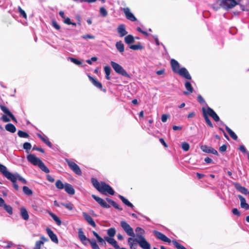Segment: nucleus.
Masks as SVG:
<instances>
[{
	"label": "nucleus",
	"instance_id": "f257e3e1",
	"mask_svg": "<svg viewBox=\"0 0 249 249\" xmlns=\"http://www.w3.org/2000/svg\"><path fill=\"white\" fill-rule=\"evenodd\" d=\"M91 182L94 187L100 193L104 195L109 194L114 195L115 191L112 188L104 181L99 182L98 180L94 178H91Z\"/></svg>",
	"mask_w": 249,
	"mask_h": 249
},
{
	"label": "nucleus",
	"instance_id": "f03ea898",
	"mask_svg": "<svg viewBox=\"0 0 249 249\" xmlns=\"http://www.w3.org/2000/svg\"><path fill=\"white\" fill-rule=\"evenodd\" d=\"M127 242L130 249H136L137 243L143 249H151L150 243L146 241L144 236L140 235L138 239L129 237Z\"/></svg>",
	"mask_w": 249,
	"mask_h": 249
},
{
	"label": "nucleus",
	"instance_id": "7ed1b4c3",
	"mask_svg": "<svg viewBox=\"0 0 249 249\" xmlns=\"http://www.w3.org/2000/svg\"><path fill=\"white\" fill-rule=\"evenodd\" d=\"M153 233L155 236L157 237V238H158V239H160L163 242H167L168 243H170L171 242V239L167 237L165 235H164L162 232L157 231H153ZM172 242L174 245V246L177 249H187L184 246L178 243L176 240H172Z\"/></svg>",
	"mask_w": 249,
	"mask_h": 249
},
{
	"label": "nucleus",
	"instance_id": "20e7f679",
	"mask_svg": "<svg viewBox=\"0 0 249 249\" xmlns=\"http://www.w3.org/2000/svg\"><path fill=\"white\" fill-rule=\"evenodd\" d=\"M27 159L28 161L34 165H37L45 173H48L50 172L49 169L46 166L42 160L34 155L31 154L28 155Z\"/></svg>",
	"mask_w": 249,
	"mask_h": 249
},
{
	"label": "nucleus",
	"instance_id": "39448f33",
	"mask_svg": "<svg viewBox=\"0 0 249 249\" xmlns=\"http://www.w3.org/2000/svg\"><path fill=\"white\" fill-rule=\"evenodd\" d=\"M110 65L115 71L118 74L129 78H130L129 74L123 68L122 66L117 63L114 61H111Z\"/></svg>",
	"mask_w": 249,
	"mask_h": 249
},
{
	"label": "nucleus",
	"instance_id": "423d86ee",
	"mask_svg": "<svg viewBox=\"0 0 249 249\" xmlns=\"http://www.w3.org/2000/svg\"><path fill=\"white\" fill-rule=\"evenodd\" d=\"M2 175L8 179L11 180L13 182L14 188L16 190L18 191V186L16 183L17 177H16L15 175H13L12 173L7 171V169L2 173Z\"/></svg>",
	"mask_w": 249,
	"mask_h": 249
},
{
	"label": "nucleus",
	"instance_id": "0eeeda50",
	"mask_svg": "<svg viewBox=\"0 0 249 249\" xmlns=\"http://www.w3.org/2000/svg\"><path fill=\"white\" fill-rule=\"evenodd\" d=\"M65 161L67 163L69 168L76 175L81 176L82 174L81 170L79 166L74 162L68 159H65Z\"/></svg>",
	"mask_w": 249,
	"mask_h": 249
},
{
	"label": "nucleus",
	"instance_id": "6e6552de",
	"mask_svg": "<svg viewBox=\"0 0 249 249\" xmlns=\"http://www.w3.org/2000/svg\"><path fill=\"white\" fill-rule=\"evenodd\" d=\"M120 224L122 229L128 235L130 236V237L133 238L135 236V234L133 231L132 228H131L126 222L124 221H121Z\"/></svg>",
	"mask_w": 249,
	"mask_h": 249
},
{
	"label": "nucleus",
	"instance_id": "1a4fd4ad",
	"mask_svg": "<svg viewBox=\"0 0 249 249\" xmlns=\"http://www.w3.org/2000/svg\"><path fill=\"white\" fill-rule=\"evenodd\" d=\"M222 8L228 10L233 8L238 3L235 0H222Z\"/></svg>",
	"mask_w": 249,
	"mask_h": 249
},
{
	"label": "nucleus",
	"instance_id": "9d476101",
	"mask_svg": "<svg viewBox=\"0 0 249 249\" xmlns=\"http://www.w3.org/2000/svg\"><path fill=\"white\" fill-rule=\"evenodd\" d=\"M92 198L103 208H109L110 205L108 204L106 201L103 198L95 196V195H92Z\"/></svg>",
	"mask_w": 249,
	"mask_h": 249
},
{
	"label": "nucleus",
	"instance_id": "9b49d317",
	"mask_svg": "<svg viewBox=\"0 0 249 249\" xmlns=\"http://www.w3.org/2000/svg\"><path fill=\"white\" fill-rule=\"evenodd\" d=\"M123 11L127 19L131 21H135L137 18L134 15L130 12V9L128 7H124L123 9Z\"/></svg>",
	"mask_w": 249,
	"mask_h": 249
},
{
	"label": "nucleus",
	"instance_id": "f8f14e48",
	"mask_svg": "<svg viewBox=\"0 0 249 249\" xmlns=\"http://www.w3.org/2000/svg\"><path fill=\"white\" fill-rule=\"evenodd\" d=\"M205 112L210 116H211L215 122L219 121L220 119L219 116L217 115L215 112L211 107H208L205 108Z\"/></svg>",
	"mask_w": 249,
	"mask_h": 249
},
{
	"label": "nucleus",
	"instance_id": "ddd939ff",
	"mask_svg": "<svg viewBox=\"0 0 249 249\" xmlns=\"http://www.w3.org/2000/svg\"><path fill=\"white\" fill-rule=\"evenodd\" d=\"M200 149L204 152L207 153H212L213 154L218 155L217 151L211 146H208L206 145H202L200 146Z\"/></svg>",
	"mask_w": 249,
	"mask_h": 249
},
{
	"label": "nucleus",
	"instance_id": "4468645a",
	"mask_svg": "<svg viewBox=\"0 0 249 249\" xmlns=\"http://www.w3.org/2000/svg\"><path fill=\"white\" fill-rule=\"evenodd\" d=\"M177 73L186 79L191 80L192 79L191 76L188 71L185 68H180Z\"/></svg>",
	"mask_w": 249,
	"mask_h": 249
},
{
	"label": "nucleus",
	"instance_id": "2eb2a0df",
	"mask_svg": "<svg viewBox=\"0 0 249 249\" xmlns=\"http://www.w3.org/2000/svg\"><path fill=\"white\" fill-rule=\"evenodd\" d=\"M46 230L48 236L51 238V240L54 243L57 244L58 243V240L56 235L49 228H47Z\"/></svg>",
	"mask_w": 249,
	"mask_h": 249
},
{
	"label": "nucleus",
	"instance_id": "dca6fc26",
	"mask_svg": "<svg viewBox=\"0 0 249 249\" xmlns=\"http://www.w3.org/2000/svg\"><path fill=\"white\" fill-rule=\"evenodd\" d=\"M78 235L79 239L81 241V242L84 245L87 244L85 242V241H88L89 242L90 240L89 239L86 237V236L84 234V233L82 228L78 229Z\"/></svg>",
	"mask_w": 249,
	"mask_h": 249
},
{
	"label": "nucleus",
	"instance_id": "f3484780",
	"mask_svg": "<svg viewBox=\"0 0 249 249\" xmlns=\"http://www.w3.org/2000/svg\"><path fill=\"white\" fill-rule=\"evenodd\" d=\"M171 66L172 68V70L174 73H177L178 71L180 70L179 64L178 62L174 59H172L171 60Z\"/></svg>",
	"mask_w": 249,
	"mask_h": 249
},
{
	"label": "nucleus",
	"instance_id": "a211bd4d",
	"mask_svg": "<svg viewBox=\"0 0 249 249\" xmlns=\"http://www.w3.org/2000/svg\"><path fill=\"white\" fill-rule=\"evenodd\" d=\"M82 214H83V215L85 220L90 225H91L93 227H94V228L96 227V225L95 222L94 221V220H93L92 217L89 214H88L87 213H86L85 212H83L82 213Z\"/></svg>",
	"mask_w": 249,
	"mask_h": 249
},
{
	"label": "nucleus",
	"instance_id": "6ab92c4d",
	"mask_svg": "<svg viewBox=\"0 0 249 249\" xmlns=\"http://www.w3.org/2000/svg\"><path fill=\"white\" fill-rule=\"evenodd\" d=\"M40 238V240L36 241L34 249H40L41 246L43 245L45 242L48 241V239L44 236H41Z\"/></svg>",
	"mask_w": 249,
	"mask_h": 249
},
{
	"label": "nucleus",
	"instance_id": "aec40b11",
	"mask_svg": "<svg viewBox=\"0 0 249 249\" xmlns=\"http://www.w3.org/2000/svg\"><path fill=\"white\" fill-rule=\"evenodd\" d=\"M202 114H203V116L204 118V120L206 123V124L211 128H213V124L212 123L210 118H209V115L206 113V112H205V107H202Z\"/></svg>",
	"mask_w": 249,
	"mask_h": 249
},
{
	"label": "nucleus",
	"instance_id": "412c9836",
	"mask_svg": "<svg viewBox=\"0 0 249 249\" xmlns=\"http://www.w3.org/2000/svg\"><path fill=\"white\" fill-rule=\"evenodd\" d=\"M185 87L187 90L183 92L184 94L189 95L193 92L194 89L190 82L186 81L185 83Z\"/></svg>",
	"mask_w": 249,
	"mask_h": 249
},
{
	"label": "nucleus",
	"instance_id": "4be33fe9",
	"mask_svg": "<svg viewBox=\"0 0 249 249\" xmlns=\"http://www.w3.org/2000/svg\"><path fill=\"white\" fill-rule=\"evenodd\" d=\"M117 31L120 37H123L127 34L124 24L120 25L117 28Z\"/></svg>",
	"mask_w": 249,
	"mask_h": 249
},
{
	"label": "nucleus",
	"instance_id": "5701e85b",
	"mask_svg": "<svg viewBox=\"0 0 249 249\" xmlns=\"http://www.w3.org/2000/svg\"><path fill=\"white\" fill-rule=\"evenodd\" d=\"M105 239L109 244L112 245L115 249H120V248L118 245L117 241L114 238L108 237H105Z\"/></svg>",
	"mask_w": 249,
	"mask_h": 249
},
{
	"label": "nucleus",
	"instance_id": "b1692460",
	"mask_svg": "<svg viewBox=\"0 0 249 249\" xmlns=\"http://www.w3.org/2000/svg\"><path fill=\"white\" fill-rule=\"evenodd\" d=\"M234 185L236 189L240 193H242L244 195H247L248 194L247 189L245 187L241 186L238 183H234Z\"/></svg>",
	"mask_w": 249,
	"mask_h": 249
},
{
	"label": "nucleus",
	"instance_id": "393cba45",
	"mask_svg": "<svg viewBox=\"0 0 249 249\" xmlns=\"http://www.w3.org/2000/svg\"><path fill=\"white\" fill-rule=\"evenodd\" d=\"M88 77L90 81L92 83V84L99 89H102V84L99 82L97 79L91 76L90 75H88Z\"/></svg>",
	"mask_w": 249,
	"mask_h": 249
},
{
	"label": "nucleus",
	"instance_id": "a878e982",
	"mask_svg": "<svg viewBox=\"0 0 249 249\" xmlns=\"http://www.w3.org/2000/svg\"><path fill=\"white\" fill-rule=\"evenodd\" d=\"M20 215L21 217L24 220H28L29 218V215L28 214V212L26 210V209L24 207H21L20 209Z\"/></svg>",
	"mask_w": 249,
	"mask_h": 249
},
{
	"label": "nucleus",
	"instance_id": "bb28decb",
	"mask_svg": "<svg viewBox=\"0 0 249 249\" xmlns=\"http://www.w3.org/2000/svg\"><path fill=\"white\" fill-rule=\"evenodd\" d=\"M238 197L240 200L241 207L246 210L249 209V205L246 203L245 198L240 195H239Z\"/></svg>",
	"mask_w": 249,
	"mask_h": 249
},
{
	"label": "nucleus",
	"instance_id": "cd10ccee",
	"mask_svg": "<svg viewBox=\"0 0 249 249\" xmlns=\"http://www.w3.org/2000/svg\"><path fill=\"white\" fill-rule=\"evenodd\" d=\"M65 190L69 194L73 195L75 194V190L72 186L69 183H66L65 185Z\"/></svg>",
	"mask_w": 249,
	"mask_h": 249
},
{
	"label": "nucleus",
	"instance_id": "c85d7f7f",
	"mask_svg": "<svg viewBox=\"0 0 249 249\" xmlns=\"http://www.w3.org/2000/svg\"><path fill=\"white\" fill-rule=\"evenodd\" d=\"M221 1L222 0H215V1L212 5L213 8L215 10H217L221 8H222V4Z\"/></svg>",
	"mask_w": 249,
	"mask_h": 249
},
{
	"label": "nucleus",
	"instance_id": "c756f323",
	"mask_svg": "<svg viewBox=\"0 0 249 249\" xmlns=\"http://www.w3.org/2000/svg\"><path fill=\"white\" fill-rule=\"evenodd\" d=\"M49 214L51 216V217L53 219V220L56 222L57 225L60 226L61 225L62 221L56 215H55L54 213L51 212H49Z\"/></svg>",
	"mask_w": 249,
	"mask_h": 249
},
{
	"label": "nucleus",
	"instance_id": "7c9ffc66",
	"mask_svg": "<svg viewBox=\"0 0 249 249\" xmlns=\"http://www.w3.org/2000/svg\"><path fill=\"white\" fill-rule=\"evenodd\" d=\"M106 200L111 204L113 207H114L115 209H118L120 211H122L123 209L119 206V205L116 203L114 200L111 199L110 198L108 197H107L106 198Z\"/></svg>",
	"mask_w": 249,
	"mask_h": 249
},
{
	"label": "nucleus",
	"instance_id": "2f4dec72",
	"mask_svg": "<svg viewBox=\"0 0 249 249\" xmlns=\"http://www.w3.org/2000/svg\"><path fill=\"white\" fill-rule=\"evenodd\" d=\"M5 129L11 133H15L16 131L15 126L11 123L7 124L5 126Z\"/></svg>",
	"mask_w": 249,
	"mask_h": 249
},
{
	"label": "nucleus",
	"instance_id": "473e14b6",
	"mask_svg": "<svg viewBox=\"0 0 249 249\" xmlns=\"http://www.w3.org/2000/svg\"><path fill=\"white\" fill-rule=\"evenodd\" d=\"M116 48L117 50L121 53L124 52V45L121 41H119L116 43Z\"/></svg>",
	"mask_w": 249,
	"mask_h": 249
},
{
	"label": "nucleus",
	"instance_id": "72a5a7b5",
	"mask_svg": "<svg viewBox=\"0 0 249 249\" xmlns=\"http://www.w3.org/2000/svg\"><path fill=\"white\" fill-rule=\"evenodd\" d=\"M37 136L49 147H52V144L47 138L44 137L39 133L37 134Z\"/></svg>",
	"mask_w": 249,
	"mask_h": 249
},
{
	"label": "nucleus",
	"instance_id": "f704fd0d",
	"mask_svg": "<svg viewBox=\"0 0 249 249\" xmlns=\"http://www.w3.org/2000/svg\"><path fill=\"white\" fill-rule=\"evenodd\" d=\"M124 41L125 43L130 44L135 42L134 37L131 35H127L124 37Z\"/></svg>",
	"mask_w": 249,
	"mask_h": 249
},
{
	"label": "nucleus",
	"instance_id": "c9c22d12",
	"mask_svg": "<svg viewBox=\"0 0 249 249\" xmlns=\"http://www.w3.org/2000/svg\"><path fill=\"white\" fill-rule=\"evenodd\" d=\"M225 128L227 132L229 133L230 136L234 140H236L237 139V136L235 134V133L230 129L228 126H225Z\"/></svg>",
	"mask_w": 249,
	"mask_h": 249
},
{
	"label": "nucleus",
	"instance_id": "e433bc0d",
	"mask_svg": "<svg viewBox=\"0 0 249 249\" xmlns=\"http://www.w3.org/2000/svg\"><path fill=\"white\" fill-rule=\"evenodd\" d=\"M92 233L94 235V236L96 238V239L98 240V242L101 244L103 245L106 244V242L105 240L95 231H92Z\"/></svg>",
	"mask_w": 249,
	"mask_h": 249
},
{
	"label": "nucleus",
	"instance_id": "4c0bfd02",
	"mask_svg": "<svg viewBox=\"0 0 249 249\" xmlns=\"http://www.w3.org/2000/svg\"><path fill=\"white\" fill-rule=\"evenodd\" d=\"M119 197L122 202L127 206L130 207L131 208H133L134 207L133 205L123 196L119 195Z\"/></svg>",
	"mask_w": 249,
	"mask_h": 249
},
{
	"label": "nucleus",
	"instance_id": "58836bf2",
	"mask_svg": "<svg viewBox=\"0 0 249 249\" xmlns=\"http://www.w3.org/2000/svg\"><path fill=\"white\" fill-rule=\"evenodd\" d=\"M135 231L137 232L136 238L137 239H138V236H140V235L143 236V235L144 233V230L139 227L136 228Z\"/></svg>",
	"mask_w": 249,
	"mask_h": 249
},
{
	"label": "nucleus",
	"instance_id": "ea45409f",
	"mask_svg": "<svg viewBox=\"0 0 249 249\" xmlns=\"http://www.w3.org/2000/svg\"><path fill=\"white\" fill-rule=\"evenodd\" d=\"M129 48L133 50H138L142 49V46L141 45L140 43H139L137 44L131 45L129 46Z\"/></svg>",
	"mask_w": 249,
	"mask_h": 249
},
{
	"label": "nucleus",
	"instance_id": "a19ab883",
	"mask_svg": "<svg viewBox=\"0 0 249 249\" xmlns=\"http://www.w3.org/2000/svg\"><path fill=\"white\" fill-rule=\"evenodd\" d=\"M61 205L64 206L70 211H71L73 208V205L71 202H68L67 203H61Z\"/></svg>",
	"mask_w": 249,
	"mask_h": 249
},
{
	"label": "nucleus",
	"instance_id": "79ce46f5",
	"mask_svg": "<svg viewBox=\"0 0 249 249\" xmlns=\"http://www.w3.org/2000/svg\"><path fill=\"white\" fill-rule=\"evenodd\" d=\"M23 192L27 195L30 196L33 194L32 191L27 186H24L23 187Z\"/></svg>",
	"mask_w": 249,
	"mask_h": 249
},
{
	"label": "nucleus",
	"instance_id": "37998d69",
	"mask_svg": "<svg viewBox=\"0 0 249 249\" xmlns=\"http://www.w3.org/2000/svg\"><path fill=\"white\" fill-rule=\"evenodd\" d=\"M107 233L110 237L114 236L116 234V230L114 228H111L107 230Z\"/></svg>",
	"mask_w": 249,
	"mask_h": 249
},
{
	"label": "nucleus",
	"instance_id": "c03bdc74",
	"mask_svg": "<svg viewBox=\"0 0 249 249\" xmlns=\"http://www.w3.org/2000/svg\"><path fill=\"white\" fill-rule=\"evenodd\" d=\"M18 136L20 138H28L29 135L26 132L22 130H18Z\"/></svg>",
	"mask_w": 249,
	"mask_h": 249
},
{
	"label": "nucleus",
	"instance_id": "a18cd8bd",
	"mask_svg": "<svg viewBox=\"0 0 249 249\" xmlns=\"http://www.w3.org/2000/svg\"><path fill=\"white\" fill-rule=\"evenodd\" d=\"M4 210L9 214H13V208L12 207L9 205H7L6 204L4 205V206L3 207Z\"/></svg>",
	"mask_w": 249,
	"mask_h": 249
},
{
	"label": "nucleus",
	"instance_id": "49530a36",
	"mask_svg": "<svg viewBox=\"0 0 249 249\" xmlns=\"http://www.w3.org/2000/svg\"><path fill=\"white\" fill-rule=\"evenodd\" d=\"M56 187L59 189H62L65 188V185L60 180H57L55 182Z\"/></svg>",
	"mask_w": 249,
	"mask_h": 249
},
{
	"label": "nucleus",
	"instance_id": "de8ad7c7",
	"mask_svg": "<svg viewBox=\"0 0 249 249\" xmlns=\"http://www.w3.org/2000/svg\"><path fill=\"white\" fill-rule=\"evenodd\" d=\"M181 147L184 151H188L190 148L189 144L186 142H183L182 143Z\"/></svg>",
	"mask_w": 249,
	"mask_h": 249
},
{
	"label": "nucleus",
	"instance_id": "09e8293b",
	"mask_svg": "<svg viewBox=\"0 0 249 249\" xmlns=\"http://www.w3.org/2000/svg\"><path fill=\"white\" fill-rule=\"evenodd\" d=\"M90 244V245L91 246V248L92 249H100L99 247L98 244H97L95 240L91 241L89 242Z\"/></svg>",
	"mask_w": 249,
	"mask_h": 249
},
{
	"label": "nucleus",
	"instance_id": "8fccbe9b",
	"mask_svg": "<svg viewBox=\"0 0 249 249\" xmlns=\"http://www.w3.org/2000/svg\"><path fill=\"white\" fill-rule=\"evenodd\" d=\"M0 109L7 115L9 116L11 112L9 111L7 107L4 106H0Z\"/></svg>",
	"mask_w": 249,
	"mask_h": 249
},
{
	"label": "nucleus",
	"instance_id": "3c124183",
	"mask_svg": "<svg viewBox=\"0 0 249 249\" xmlns=\"http://www.w3.org/2000/svg\"><path fill=\"white\" fill-rule=\"evenodd\" d=\"M18 11L19 13L20 16H22L24 18L26 19L27 18V15L25 12L21 8V7H18Z\"/></svg>",
	"mask_w": 249,
	"mask_h": 249
},
{
	"label": "nucleus",
	"instance_id": "603ef678",
	"mask_svg": "<svg viewBox=\"0 0 249 249\" xmlns=\"http://www.w3.org/2000/svg\"><path fill=\"white\" fill-rule=\"evenodd\" d=\"M23 146V148L25 149L26 150V152L28 153L29 152L28 150H30L32 147L31 143L28 142L24 143Z\"/></svg>",
	"mask_w": 249,
	"mask_h": 249
},
{
	"label": "nucleus",
	"instance_id": "864d4df0",
	"mask_svg": "<svg viewBox=\"0 0 249 249\" xmlns=\"http://www.w3.org/2000/svg\"><path fill=\"white\" fill-rule=\"evenodd\" d=\"M100 13L101 15L104 17L107 15V12L104 7H102L100 8Z\"/></svg>",
	"mask_w": 249,
	"mask_h": 249
},
{
	"label": "nucleus",
	"instance_id": "5fc2aeb1",
	"mask_svg": "<svg viewBox=\"0 0 249 249\" xmlns=\"http://www.w3.org/2000/svg\"><path fill=\"white\" fill-rule=\"evenodd\" d=\"M71 60V61L74 63L76 65H80L82 64V62L78 60L77 59L72 58V57H70L69 58Z\"/></svg>",
	"mask_w": 249,
	"mask_h": 249
},
{
	"label": "nucleus",
	"instance_id": "6e6d98bb",
	"mask_svg": "<svg viewBox=\"0 0 249 249\" xmlns=\"http://www.w3.org/2000/svg\"><path fill=\"white\" fill-rule=\"evenodd\" d=\"M15 176H16V177H17V179H18V180L21 181L22 183H23V184H26L27 183V181L25 180V179L23 178L19 175L17 174V175H15Z\"/></svg>",
	"mask_w": 249,
	"mask_h": 249
},
{
	"label": "nucleus",
	"instance_id": "4d7b16f0",
	"mask_svg": "<svg viewBox=\"0 0 249 249\" xmlns=\"http://www.w3.org/2000/svg\"><path fill=\"white\" fill-rule=\"evenodd\" d=\"M52 25L56 29V30H60V26L59 25V24L57 23V22L54 20H53L52 21Z\"/></svg>",
	"mask_w": 249,
	"mask_h": 249
},
{
	"label": "nucleus",
	"instance_id": "13d9d810",
	"mask_svg": "<svg viewBox=\"0 0 249 249\" xmlns=\"http://www.w3.org/2000/svg\"><path fill=\"white\" fill-rule=\"evenodd\" d=\"M232 213L234 215H235L237 216H240L241 215L240 212L238 211V210L237 208L233 209L232 210Z\"/></svg>",
	"mask_w": 249,
	"mask_h": 249
},
{
	"label": "nucleus",
	"instance_id": "bf43d9fd",
	"mask_svg": "<svg viewBox=\"0 0 249 249\" xmlns=\"http://www.w3.org/2000/svg\"><path fill=\"white\" fill-rule=\"evenodd\" d=\"M82 37L84 39H94L95 36L90 35H85L82 36Z\"/></svg>",
	"mask_w": 249,
	"mask_h": 249
},
{
	"label": "nucleus",
	"instance_id": "052dcab7",
	"mask_svg": "<svg viewBox=\"0 0 249 249\" xmlns=\"http://www.w3.org/2000/svg\"><path fill=\"white\" fill-rule=\"evenodd\" d=\"M104 71L105 74H110L111 69L108 66H106L104 67Z\"/></svg>",
	"mask_w": 249,
	"mask_h": 249
},
{
	"label": "nucleus",
	"instance_id": "680f3d73",
	"mask_svg": "<svg viewBox=\"0 0 249 249\" xmlns=\"http://www.w3.org/2000/svg\"><path fill=\"white\" fill-rule=\"evenodd\" d=\"M227 146L226 144H223L219 147V151L221 152H224L226 151Z\"/></svg>",
	"mask_w": 249,
	"mask_h": 249
},
{
	"label": "nucleus",
	"instance_id": "e2e57ef3",
	"mask_svg": "<svg viewBox=\"0 0 249 249\" xmlns=\"http://www.w3.org/2000/svg\"><path fill=\"white\" fill-rule=\"evenodd\" d=\"M33 150H36L37 151H39L42 153H44L45 152L44 149L42 148H39V147H36V145H35L33 148Z\"/></svg>",
	"mask_w": 249,
	"mask_h": 249
},
{
	"label": "nucleus",
	"instance_id": "0e129e2a",
	"mask_svg": "<svg viewBox=\"0 0 249 249\" xmlns=\"http://www.w3.org/2000/svg\"><path fill=\"white\" fill-rule=\"evenodd\" d=\"M159 141H160V142L164 146V147H165V148L168 147V145L164 141V139L162 138H160Z\"/></svg>",
	"mask_w": 249,
	"mask_h": 249
},
{
	"label": "nucleus",
	"instance_id": "69168bd1",
	"mask_svg": "<svg viewBox=\"0 0 249 249\" xmlns=\"http://www.w3.org/2000/svg\"><path fill=\"white\" fill-rule=\"evenodd\" d=\"M1 120L4 122H9L10 120V119L6 116V115H3L2 117H1Z\"/></svg>",
	"mask_w": 249,
	"mask_h": 249
},
{
	"label": "nucleus",
	"instance_id": "338daca9",
	"mask_svg": "<svg viewBox=\"0 0 249 249\" xmlns=\"http://www.w3.org/2000/svg\"><path fill=\"white\" fill-rule=\"evenodd\" d=\"M169 116L166 114H163L161 116V120L162 122H165L167 121V118H168Z\"/></svg>",
	"mask_w": 249,
	"mask_h": 249
},
{
	"label": "nucleus",
	"instance_id": "774afa93",
	"mask_svg": "<svg viewBox=\"0 0 249 249\" xmlns=\"http://www.w3.org/2000/svg\"><path fill=\"white\" fill-rule=\"evenodd\" d=\"M64 23L68 25H71V19L69 18H65L64 20Z\"/></svg>",
	"mask_w": 249,
	"mask_h": 249
}]
</instances>
